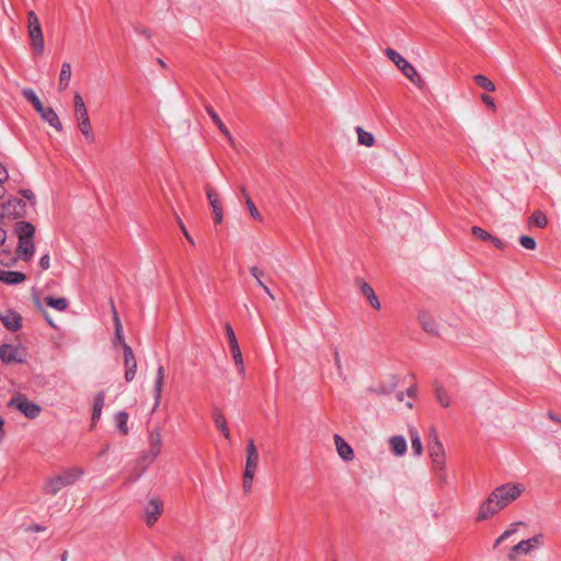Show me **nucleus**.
Listing matches in <instances>:
<instances>
[{
    "instance_id": "f257e3e1",
    "label": "nucleus",
    "mask_w": 561,
    "mask_h": 561,
    "mask_svg": "<svg viewBox=\"0 0 561 561\" xmlns=\"http://www.w3.org/2000/svg\"><path fill=\"white\" fill-rule=\"evenodd\" d=\"M525 488L520 483H505L495 488L480 505L477 520H486L517 500Z\"/></svg>"
},
{
    "instance_id": "f03ea898",
    "label": "nucleus",
    "mask_w": 561,
    "mask_h": 561,
    "mask_svg": "<svg viewBox=\"0 0 561 561\" xmlns=\"http://www.w3.org/2000/svg\"><path fill=\"white\" fill-rule=\"evenodd\" d=\"M15 232L19 238L16 255L19 259L27 262L32 259L35 251L33 241L35 227L30 222L19 221L15 227Z\"/></svg>"
},
{
    "instance_id": "7ed1b4c3",
    "label": "nucleus",
    "mask_w": 561,
    "mask_h": 561,
    "mask_svg": "<svg viewBox=\"0 0 561 561\" xmlns=\"http://www.w3.org/2000/svg\"><path fill=\"white\" fill-rule=\"evenodd\" d=\"M23 96L33 105L34 110L39 114L41 118L51 126L56 131H62V124L53 107L45 106L35 91L31 88L22 90Z\"/></svg>"
},
{
    "instance_id": "20e7f679",
    "label": "nucleus",
    "mask_w": 561,
    "mask_h": 561,
    "mask_svg": "<svg viewBox=\"0 0 561 561\" xmlns=\"http://www.w3.org/2000/svg\"><path fill=\"white\" fill-rule=\"evenodd\" d=\"M82 474L83 471L79 468L65 470L60 474L48 478L44 484V491L56 495L62 488L73 484Z\"/></svg>"
},
{
    "instance_id": "39448f33",
    "label": "nucleus",
    "mask_w": 561,
    "mask_h": 561,
    "mask_svg": "<svg viewBox=\"0 0 561 561\" xmlns=\"http://www.w3.org/2000/svg\"><path fill=\"white\" fill-rule=\"evenodd\" d=\"M75 105V117L78 124L79 130L85 137L89 142L95 141V135L93 133L92 124L89 117L88 108L84 104L82 96L76 93L73 96Z\"/></svg>"
},
{
    "instance_id": "423d86ee",
    "label": "nucleus",
    "mask_w": 561,
    "mask_h": 561,
    "mask_svg": "<svg viewBox=\"0 0 561 561\" xmlns=\"http://www.w3.org/2000/svg\"><path fill=\"white\" fill-rule=\"evenodd\" d=\"M245 453L247 461L242 479V488L244 493L249 494L252 489L253 478L259 462V453L252 438L248 442Z\"/></svg>"
},
{
    "instance_id": "0eeeda50",
    "label": "nucleus",
    "mask_w": 561,
    "mask_h": 561,
    "mask_svg": "<svg viewBox=\"0 0 561 561\" xmlns=\"http://www.w3.org/2000/svg\"><path fill=\"white\" fill-rule=\"evenodd\" d=\"M8 407L18 410L31 420L36 419L42 412V408L37 403L30 401L27 397L22 393L13 396L9 401Z\"/></svg>"
},
{
    "instance_id": "6e6552de",
    "label": "nucleus",
    "mask_w": 561,
    "mask_h": 561,
    "mask_svg": "<svg viewBox=\"0 0 561 561\" xmlns=\"http://www.w3.org/2000/svg\"><path fill=\"white\" fill-rule=\"evenodd\" d=\"M428 454L432 460L433 469L437 474L445 470V450L439 442L435 430H432L431 440L428 443Z\"/></svg>"
},
{
    "instance_id": "1a4fd4ad",
    "label": "nucleus",
    "mask_w": 561,
    "mask_h": 561,
    "mask_svg": "<svg viewBox=\"0 0 561 561\" xmlns=\"http://www.w3.org/2000/svg\"><path fill=\"white\" fill-rule=\"evenodd\" d=\"M386 55L388 58L401 70V72L411 81H415V78L419 77L416 69L398 51L392 48L386 49Z\"/></svg>"
},
{
    "instance_id": "9d476101",
    "label": "nucleus",
    "mask_w": 561,
    "mask_h": 561,
    "mask_svg": "<svg viewBox=\"0 0 561 561\" xmlns=\"http://www.w3.org/2000/svg\"><path fill=\"white\" fill-rule=\"evenodd\" d=\"M225 330H226V334L228 337V342H229V346H230V351H231V355L234 360V364H236L239 373L243 375L244 374V364H243L242 353L239 347L236 334L232 330V327L229 323H226Z\"/></svg>"
},
{
    "instance_id": "9b49d317",
    "label": "nucleus",
    "mask_w": 561,
    "mask_h": 561,
    "mask_svg": "<svg viewBox=\"0 0 561 561\" xmlns=\"http://www.w3.org/2000/svg\"><path fill=\"white\" fill-rule=\"evenodd\" d=\"M123 352H124V366L125 374L124 378L127 382H130L135 379L137 373V359L133 352V348L127 344L123 343Z\"/></svg>"
},
{
    "instance_id": "f8f14e48",
    "label": "nucleus",
    "mask_w": 561,
    "mask_h": 561,
    "mask_svg": "<svg viewBox=\"0 0 561 561\" xmlns=\"http://www.w3.org/2000/svg\"><path fill=\"white\" fill-rule=\"evenodd\" d=\"M543 545V535L537 534L529 539L519 541L516 546H514L510 558L513 559L515 553H524L528 554L535 548Z\"/></svg>"
},
{
    "instance_id": "ddd939ff",
    "label": "nucleus",
    "mask_w": 561,
    "mask_h": 561,
    "mask_svg": "<svg viewBox=\"0 0 561 561\" xmlns=\"http://www.w3.org/2000/svg\"><path fill=\"white\" fill-rule=\"evenodd\" d=\"M162 510L163 503L161 500L153 497L148 502L145 507V519L149 527L157 523L160 515L162 514Z\"/></svg>"
},
{
    "instance_id": "4468645a",
    "label": "nucleus",
    "mask_w": 561,
    "mask_h": 561,
    "mask_svg": "<svg viewBox=\"0 0 561 561\" xmlns=\"http://www.w3.org/2000/svg\"><path fill=\"white\" fill-rule=\"evenodd\" d=\"M206 195L213 210L215 222L219 225L222 222L224 219V211L220 206L219 195L216 192V190L210 185L206 186Z\"/></svg>"
},
{
    "instance_id": "2eb2a0df",
    "label": "nucleus",
    "mask_w": 561,
    "mask_h": 561,
    "mask_svg": "<svg viewBox=\"0 0 561 561\" xmlns=\"http://www.w3.org/2000/svg\"><path fill=\"white\" fill-rule=\"evenodd\" d=\"M25 213V203L21 199H9L2 205V216L22 217Z\"/></svg>"
},
{
    "instance_id": "dca6fc26",
    "label": "nucleus",
    "mask_w": 561,
    "mask_h": 561,
    "mask_svg": "<svg viewBox=\"0 0 561 561\" xmlns=\"http://www.w3.org/2000/svg\"><path fill=\"white\" fill-rule=\"evenodd\" d=\"M28 36L31 39V46L33 50L37 55H42L44 53L45 44H44V36L42 32V27H33L28 28Z\"/></svg>"
},
{
    "instance_id": "f3484780",
    "label": "nucleus",
    "mask_w": 561,
    "mask_h": 561,
    "mask_svg": "<svg viewBox=\"0 0 561 561\" xmlns=\"http://www.w3.org/2000/svg\"><path fill=\"white\" fill-rule=\"evenodd\" d=\"M3 325L10 331H16L22 325V317L14 311H7L0 316Z\"/></svg>"
},
{
    "instance_id": "a211bd4d",
    "label": "nucleus",
    "mask_w": 561,
    "mask_h": 561,
    "mask_svg": "<svg viewBox=\"0 0 561 561\" xmlns=\"http://www.w3.org/2000/svg\"><path fill=\"white\" fill-rule=\"evenodd\" d=\"M205 110L207 112V114L210 116L211 121L216 124V126L218 127V129L225 135V137L228 139L229 144L231 145V147H236V142H234V139L232 138L230 131L228 130V128L226 127V125L222 123V121L220 119V117L217 115V113L215 112V110L210 106V105H206L205 106Z\"/></svg>"
},
{
    "instance_id": "6ab92c4d",
    "label": "nucleus",
    "mask_w": 561,
    "mask_h": 561,
    "mask_svg": "<svg viewBox=\"0 0 561 561\" xmlns=\"http://www.w3.org/2000/svg\"><path fill=\"white\" fill-rule=\"evenodd\" d=\"M419 321L422 327V329L431 334V335H438V323L435 321V319L428 314L425 311L420 312L419 314Z\"/></svg>"
},
{
    "instance_id": "aec40b11",
    "label": "nucleus",
    "mask_w": 561,
    "mask_h": 561,
    "mask_svg": "<svg viewBox=\"0 0 561 561\" xmlns=\"http://www.w3.org/2000/svg\"><path fill=\"white\" fill-rule=\"evenodd\" d=\"M161 433L158 428H153L149 434L150 461H154L161 450Z\"/></svg>"
},
{
    "instance_id": "412c9836",
    "label": "nucleus",
    "mask_w": 561,
    "mask_h": 561,
    "mask_svg": "<svg viewBox=\"0 0 561 561\" xmlns=\"http://www.w3.org/2000/svg\"><path fill=\"white\" fill-rule=\"evenodd\" d=\"M334 443L336 446V450L339 453V456L343 460H352L354 457V451L352 447L337 434L334 435Z\"/></svg>"
},
{
    "instance_id": "4be33fe9",
    "label": "nucleus",
    "mask_w": 561,
    "mask_h": 561,
    "mask_svg": "<svg viewBox=\"0 0 561 561\" xmlns=\"http://www.w3.org/2000/svg\"><path fill=\"white\" fill-rule=\"evenodd\" d=\"M26 279V275L18 271H0V280L9 285L21 284Z\"/></svg>"
},
{
    "instance_id": "5701e85b",
    "label": "nucleus",
    "mask_w": 561,
    "mask_h": 561,
    "mask_svg": "<svg viewBox=\"0 0 561 561\" xmlns=\"http://www.w3.org/2000/svg\"><path fill=\"white\" fill-rule=\"evenodd\" d=\"M164 368L163 366H159L157 369V376L154 380V409L159 405L162 391H163V385H164Z\"/></svg>"
},
{
    "instance_id": "b1692460",
    "label": "nucleus",
    "mask_w": 561,
    "mask_h": 561,
    "mask_svg": "<svg viewBox=\"0 0 561 561\" xmlns=\"http://www.w3.org/2000/svg\"><path fill=\"white\" fill-rule=\"evenodd\" d=\"M213 421L216 427L221 432L225 438H230V431L228 428V424L226 417L220 409H214L213 411Z\"/></svg>"
},
{
    "instance_id": "393cba45",
    "label": "nucleus",
    "mask_w": 561,
    "mask_h": 561,
    "mask_svg": "<svg viewBox=\"0 0 561 561\" xmlns=\"http://www.w3.org/2000/svg\"><path fill=\"white\" fill-rule=\"evenodd\" d=\"M390 449L394 456L401 457L407 453V440L401 435H394L389 438Z\"/></svg>"
},
{
    "instance_id": "a878e982",
    "label": "nucleus",
    "mask_w": 561,
    "mask_h": 561,
    "mask_svg": "<svg viewBox=\"0 0 561 561\" xmlns=\"http://www.w3.org/2000/svg\"><path fill=\"white\" fill-rule=\"evenodd\" d=\"M19 350L12 345H2L0 347V357L5 363L20 362L18 357Z\"/></svg>"
},
{
    "instance_id": "bb28decb",
    "label": "nucleus",
    "mask_w": 561,
    "mask_h": 561,
    "mask_svg": "<svg viewBox=\"0 0 561 561\" xmlns=\"http://www.w3.org/2000/svg\"><path fill=\"white\" fill-rule=\"evenodd\" d=\"M360 290L374 309L380 308L379 299L369 284H367L366 282H362Z\"/></svg>"
},
{
    "instance_id": "cd10ccee",
    "label": "nucleus",
    "mask_w": 561,
    "mask_h": 561,
    "mask_svg": "<svg viewBox=\"0 0 561 561\" xmlns=\"http://www.w3.org/2000/svg\"><path fill=\"white\" fill-rule=\"evenodd\" d=\"M71 79V65L69 62H64L61 65L60 75H59V90L64 91L70 82Z\"/></svg>"
},
{
    "instance_id": "c85d7f7f",
    "label": "nucleus",
    "mask_w": 561,
    "mask_h": 561,
    "mask_svg": "<svg viewBox=\"0 0 561 561\" xmlns=\"http://www.w3.org/2000/svg\"><path fill=\"white\" fill-rule=\"evenodd\" d=\"M104 402H105V393L103 391H101L94 398L93 414H92L93 425L101 416L102 409L104 407Z\"/></svg>"
},
{
    "instance_id": "c756f323",
    "label": "nucleus",
    "mask_w": 561,
    "mask_h": 561,
    "mask_svg": "<svg viewBox=\"0 0 561 561\" xmlns=\"http://www.w3.org/2000/svg\"><path fill=\"white\" fill-rule=\"evenodd\" d=\"M112 310H113V321H114V325H115V337H116L117 342L123 345V343H126L124 341V335H123V325H122L121 319L115 310L113 302H112Z\"/></svg>"
},
{
    "instance_id": "7c9ffc66",
    "label": "nucleus",
    "mask_w": 561,
    "mask_h": 561,
    "mask_svg": "<svg viewBox=\"0 0 561 561\" xmlns=\"http://www.w3.org/2000/svg\"><path fill=\"white\" fill-rule=\"evenodd\" d=\"M45 301L47 304V306L58 310V311H64L67 307H68V300L66 298H55V297H46L45 298Z\"/></svg>"
},
{
    "instance_id": "2f4dec72",
    "label": "nucleus",
    "mask_w": 561,
    "mask_h": 561,
    "mask_svg": "<svg viewBox=\"0 0 561 561\" xmlns=\"http://www.w3.org/2000/svg\"><path fill=\"white\" fill-rule=\"evenodd\" d=\"M473 80L480 88L484 89L485 91H495V84L484 75H476Z\"/></svg>"
},
{
    "instance_id": "473e14b6",
    "label": "nucleus",
    "mask_w": 561,
    "mask_h": 561,
    "mask_svg": "<svg viewBox=\"0 0 561 561\" xmlns=\"http://www.w3.org/2000/svg\"><path fill=\"white\" fill-rule=\"evenodd\" d=\"M356 133L358 136V142L360 145H364L367 147H370L374 145L375 138L371 133L364 130L362 127H356Z\"/></svg>"
},
{
    "instance_id": "72a5a7b5",
    "label": "nucleus",
    "mask_w": 561,
    "mask_h": 561,
    "mask_svg": "<svg viewBox=\"0 0 561 561\" xmlns=\"http://www.w3.org/2000/svg\"><path fill=\"white\" fill-rule=\"evenodd\" d=\"M127 420L128 414L126 412H118L115 416L116 425L123 435L128 434Z\"/></svg>"
},
{
    "instance_id": "f704fd0d",
    "label": "nucleus",
    "mask_w": 561,
    "mask_h": 561,
    "mask_svg": "<svg viewBox=\"0 0 561 561\" xmlns=\"http://www.w3.org/2000/svg\"><path fill=\"white\" fill-rule=\"evenodd\" d=\"M435 397H436V399H437L438 403H439L443 408H447V407H449V404H450V400H449V397H448V394H447L446 390H445L443 387L437 386V387L435 388Z\"/></svg>"
},
{
    "instance_id": "c9c22d12",
    "label": "nucleus",
    "mask_w": 561,
    "mask_h": 561,
    "mask_svg": "<svg viewBox=\"0 0 561 561\" xmlns=\"http://www.w3.org/2000/svg\"><path fill=\"white\" fill-rule=\"evenodd\" d=\"M411 447L416 456L422 454L423 445L416 431L411 432Z\"/></svg>"
},
{
    "instance_id": "e433bc0d",
    "label": "nucleus",
    "mask_w": 561,
    "mask_h": 561,
    "mask_svg": "<svg viewBox=\"0 0 561 561\" xmlns=\"http://www.w3.org/2000/svg\"><path fill=\"white\" fill-rule=\"evenodd\" d=\"M531 222L538 228H545L548 224V219L545 213L536 210L531 215Z\"/></svg>"
},
{
    "instance_id": "4c0bfd02",
    "label": "nucleus",
    "mask_w": 561,
    "mask_h": 561,
    "mask_svg": "<svg viewBox=\"0 0 561 561\" xmlns=\"http://www.w3.org/2000/svg\"><path fill=\"white\" fill-rule=\"evenodd\" d=\"M522 522H517L512 525V528L505 530L496 540L494 543V547H497L502 541L506 540L508 537H511L513 534L516 533V526L522 525Z\"/></svg>"
},
{
    "instance_id": "58836bf2",
    "label": "nucleus",
    "mask_w": 561,
    "mask_h": 561,
    "mask_svg": "<svg viewBox=\"0 0 561 561\" xmlns=\"http://www.w3.org/2000/svg\"><path fill=\"white\" fill-rule=\"evenodd\" d=\"M519 243L523 248L527 250H535L537 245L536 240L529 236L519 237Z\"/></svg>"
},
{
    "instance_id": "ea45409f",
    "label": "nucleus",
    "mask_w": 561,
    "mask_h": 561,
    "mask_svg": "<svg viewBox=\"0 0 561 561\" xmlns=\"http://www.w3.org/2000/svg\"><path fill=\"white\" fill-rule=\"evenodd\" d=\"M245 205H247V208L249 209L251 216L254 219H256V220H261L262 219L260 211L255 207V205H254V203H253V201L251 199L250 196H247Z\"/></svg>"
},
{
    "instance_id": "a19ab883",
    "label": "nucleus",
    "mask_w": 561,
    "mask_h": 561,
    "mask_svg": "<svg viewBox=\"0 0 561 561\" xmlns=\"http://www.w3.org/2000/svg\"><path fill=\"white\" fill-rule=\"evenodd\" d=\"M472 233L476 238L484 241L490 240L492 238V234L477 226L472 227Z\"/></svg>"
},
{
    "instance_id": "79ce46f5",
    "label": "nucleus",
    "mask_w": 561,
    "mask_h": 561,
    "mask_svg": "<svg viewBox=\"0 0 561 561\" xmlns=\"http://www.w3.org/2000/svg\"><path fill=\"white\" fill-rule=\"evenodd\" d=\"M394 388H396V382H391L389 386L379 385L373 391H375L378 394H390Z\"/></svg>"
},
{
    "instance_id": "37998d69",
    "label": "nucleus",
    "mask_w": 561,
    "mask_h": 561,
    "mask_svg": "<svg viewBox=\"0 0 561 561\" xmlns=\"http://www.w3.org/2000/svg\"><path fill=\"white\" fill-rule=\"evenodd\" d=\"M39 26H41V23H39L37 15L33 11H30L27 14V30L33 28V27H39Z\"/></svg>"
},
{
    "instance_id": "c03bdc74",
    "label": "nucleus",
    "mask_w": 561,
    "mask_h": 561,
    "mask_svg": "<svg viewBox=\"0 0 561 561\" xmlns=\"http://www.w3.org/2000/svg\"><path fill=\"white\" fill-rule=\"evenodd\" d=\"M250 272H251V275L255 278V280L260 287L265 286V284L262 280L263 272L260 268L253 266L250 268Z\"/></svg>"
},
{
    "instance_id": "a18cd8bd",
    "label": "nucleus",
    "mask_w": 561,
    "mask_h": 561,
    "mask_svg": "<svg viewBox=\"0 0 561 561\" xmlns=\"http://www.w3.org/2000/svg\"><path fill=\"white\" fill-rule=\"evenodd\" d=\"M333 357H334V364H335L336 371H337L339 376L342 377L343 376V367H342V362H341V357H340V353H339L337 348L334 350Z\"/></svg>"
},
{
    "instance_id": "49530a36",
    "label": "nucleus",
    "mask_w": 561,
    "mask_h": 561,
    "mask_svg": "<svg viewBox=\"0 0 561 561\" xmlns=\"http://www.w3.org/2000/svg\"><path fill=\"white\" fill-rule=\"evenodd\" d=\"M176 221H178V224H179V226H180V228H181V230H182L183 234H184V236H185V238L187 239V241H188L191 244H194V240H193V238L191 237V234H190V233H188V231L186 230V228H185V226H184V224H183V221L181 220V218H180V217H176Z\"/></svg>"
},
{
    "instance_id": "de8ad7c7",
    "label": "nucleus",
    "mask_w": 561,
    "mask_h": 561,
    "mask_svg": "<svg viewBox=\"0 0 561 561\" xmlns=\"http://www.w3.org/2000/svg\"><path fill=\"white\" fill-rule=\"evenodd\" d=\"M39 266L43 268V270H48L49 266H50V257L48 254H45L44 256L41 257L39 260Z\"/></svg>"
},
{
    "instance_id": "09e8293b",
    "label": "nucleus",
    "mask_w": 561,
    "mask_h": 561,
    "mask_svg": "<svg viewBox=\"0 0 561 561\" xmlns=\"http://www.w3.org/2000/svg\"><path fill=\"white\" fill-rule=\"evenodd\" d=\"M489 241H491L494 244V247L500 249V250H503L506 247V244H505V242L503 240H501V239H499L496 237H493V236H492V238Z\"/></svg>"
},
{
    "instance_id": "8fccbe9b",
    "label": "nucleus",
    "mask_w": 561,
    "mask_h": 561,
    "mask_svg": "<svg viewBox=\"0 0 561 561\" xmlns=\"http://www.w3.org/2000/svg\"><path fill=\"white\" fill-rule=\"evenodd\" d=\"M8 180V171L5 168L0 164V185Z\"/></svg>"
},
{
    "instance_id": "3c124183",
    "label": "nucleus",
    "mask_w": 561,
    "mask_h": 561,
    "mask_svg": "<svg viewBox=\"0 0 561 561\" xmlns=\"http://www.w3.org/2000/svg\"><path fill=\"white\" fill-rule=\"evenodd\" d=\"M481 99H482V101H483L488 106H490V107H492V108H494V107H495V104H494L493 99H492L491 96H489V95H486V94H483Z\"/></svg>"
},
{
    "instance_id": "603ef678",
    "label": "nucleus",
    "mask_w": 561,
    "mask_h": 561,
    "mask_svg": "<svg viewBox=\"0 0 561 561\" xmlns=\"http://www.w3.org/2000/svg\"><path fill=\"white\" fill-rule=\"evenodd\" d=\"M22 194H23V196H24L25 198H27L28 201H34V198H35L34 193H33L32 191H30V190H25V191H23V192H22Z\"/></svg>"
},
{
    "instance_id": "864d4df0",
    "label": "nucleus",
    "mask_w": 561,
    "mask_h": 561,
    "mask_svg": "<svg viewBox=\"0 0 561 561\" xmlns=\"http://www.w3.org/2000/svg\"><path fill=\"white\" fill-rule=\"evenodd\" d=\"M548 416L551 421L561 423V417L553 412H549Z\"/></svg>"
},
{
    "instance_id": "5fc2aeb1",
    "label": "nucleus",
    "mask_w": 561,
    "mask_h": 561,
    "mask_svg": "<svg viewBox=\"0 0 561 561\" xmlns=\"http://www.w3.org/2000/svg\"><path fill=\"white\" fill-rule=\"evenodd\" d=\"M262 288H263V289H264V291L270 296V298H271L272 300H275V299H276L275 295L271 291V289H270L266 285H265V286H263Z\"/></svg>"
},
{
    "instance_id": "6e6d98bb",
    "label": "nucleus",
    "mask_w": 561,
    "mask_h": 561,
    "mask_svg": "<svg viewBox=\"0 0 561 561\" xmlns=\"http://www.w3.org/2000/svg\"><path fill=\"white\" fill-rule=\"evenodd\" d=\"M5 241V231L0 228V245H2Z\"/></svg>"
},
{
    "instance_id": "4d7b16f0",
    "label": "nucleus",
    "mask_w": 561,
    "mask_h": 561,
    "mask_svg": "<svg viewBox=\"0 0 561 561\" xmlns=\"http://www.w3.org/2000/svg\"><path fill=\"white\" fill-rule=\"evenodd\" d=\"M3 425H4V421L3 419L0 416V442L2 440L3 438Z\"/></svg>"
},
{
    "instance_id": "13d9d810",
    "label": "nucleus",
    "mask_w": 561,
    "mask_h": 561,
    "mask_svg": "<svg viewBox=\"0 0 561 561\" xmlns=\"http://www.w3.org/2000/svg\"><path fill=\"white\" fill-rule=\"evenodd\" d=\"M144 461L147 462V465L151 463L152 461H150V449L144 455Z\"/></svg>"
},
{
    "instance_id": "bf43d9fd",
    "label": "nucleus",
    "mask_w": 561,
    "mask_h": 561,
    "mask_svg": "<svg viewBox=\"0 0 561 561\" xmlns=\"http://www.w3.org/2000/svg\"><path fill=\"white\" fill-rule=\"evenodd\" d=\"M415 391H416L415 388H413V387L409 388L408 389V396L409 397H414L415 396Z\"/></svg>"
},
{
    "instance_id": "052dcab7",
    "label": "nucleus",
    "mask_w": 561,
    "mask_h": 561,
    "mask_svg": "<svg viewBox=\"0 0 561 561\" xmlns=\"http://www.w3.org/2000/svg\"><path fill=\"white\" fill-rule=\"evenodd\" d=\"M241 194L244 198V202H247V196H250L249 193L247 192V190L244 187H241Z\"/></svg>"
},
{
    "instance_id": "680f3d73",
    "label": "nucleus",
    "mask_w": 561,
    "mask_h": 561,
    "mask_svg": "<svg viewBox=\"0 0 561 561\" xmlns=\"http://www.w3.org/2000/svg\"><path fill=\"white\" fill-rule=\"evenodd\" d=\"M157 62H158L162 68H165V67H167L165 62H164L162 59H160V58L157 60Z\"/></svg>"
},
{
    "instance_id": "e2e57ef3",
    "label": "nucleus",
    "mask_w": 561,
    "mask_h": 561,
    "mask_svg": "<svg viewBox=\"0 0 561 561\" xmlns=\"http://www.w3.org/2000/svg\"><path fill=\"white\" fill-rule=\"evenodd\" d=\"M61 561H68V552L61 554Z\"/></svg>"
},
{
    "instance_id": "0e129e2a",
    "label": "nucleus",
    "mask_w": 561,
    "mask_h": 561,
    "mask_svg": "<svg viewBox=\"0 0 561 561\" xmlns=\"http://www.w3.org/2000/svg\"><path fill=\"white\" fill-rule=\"evenodd\" d=\"M46 319L49 322V325L55 327L54 322L51 321V319L48 316H46Z\"/></svg>"
},
{
    "instance_id": "69168bd1",
    "label": "nucleus",
    "mask_w": 561,
    "mask_h": 561,
    "mask_svg": "<svg viewBox=\"0 0 561 561\" xmlns=\"http://www.w3.org/2000/svg\"><path fill=\"white\" fill-rule=\"evenodd\" d=\"M174 561H184L181 557H176Z\"/></svg>"
},
{
    "instance_id": "338daca9",
    "label": "nucleus",
    "mask_w": 561,
    "mask_h": 561,
    "mask_svg": "<svg viewBox=\"0 0 561 561\" xmlns=\"http://www.w3.org/2000/svg\"><path fill=\"white\" fill-rule=\"evenodd\" d=\"M402 399H403V394L402 393L398 394V400L401 401Z\"/></svg>"
},
{
    "instance_id": "774afa93",
    "label": "nucleus",
    "mask_w": 561,
    "mask_h": 561,
    "mask_svg": "<svg viewBox=\"0 0 561 561\" xmlns=\"http://www.w3.org/2000/svg\"><path fill=\"white\" fill-rule=\"evenodd\" d=\"M3 196V192L2 190L0 188V198Z\"/></svg>"
}]
</instances>
